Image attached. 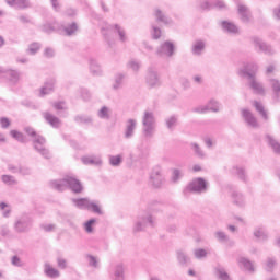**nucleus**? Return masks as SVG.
Here are the masks:
<instances>
[{
    "mask_svg": "<svg viewBox=\"0 0 280 280\" xmlns=\"http://www.w3.org/2000/svg\"><path fill=\"white\" fill-rule=\"evenodd\" d=\"M56 84V80L50 79L47 81L44 86L39 90V97H45V95H49V93H54V86Z\"/></svg>",
    "mask_w": 280,
    "mask_h": 280,
    "instance_id": "nucleus-20",
    "label": "nucleus"
},
{
    "mask_svg": "<svg viewBox=\"0 0 280 280\" xmlns=\"http://www.w3.org/2000/svg\"><path fill=\"white\" fill-rule=\"evenodd\" d=\"M42 116L45 119L46 124L51 126V128H60V126H62V121L60 120V118H58L50 112H43Z\"/></svg>",
    "mask_w": 280,
    "mask_h": 280,
    "instance_id": "nucleus-13",
    "label": "nucleus"
},
{
    "mask_svg": "<svg viewBox=\"0 0 280 280\" xmlns=\"http://www.w3.org/2000/svg\"><path fill=\"white\" fill-rule=\"evenodd\" d=\"M113 280H126V271L122 264L115 266Z\"/></svg>",
    "mask_w": 280,
    "mask_h": 280,
    "instance_id": "nucleus-26",
    "label": "nucleus"
},
{
    "mask_svg": "<svg viewBox=\"0 0 280 280\" xmlns=\"http://www.w3.org/2000/svg\"><path fill=\"white\" fill-rule=\"evenodd\" d=\"M156 220L152 214L145 213L140 217H138L135 225H133V231L135 233H139L140 231H144L145 226H155Z\"/></svg>",
    "mask_w": 280,
    "mask_h": 280,
    "instance_id": "nucleus-3",
    "label": "nucleus"
},
{
    "mask_svg": "<svg viewBox=\"0 0 280 280\" xmlns=\"http://www.w3.org/2000/svg\"><path fill=\"white\" fill-rule=\"evenodd\" d=\"M11 264L12 266H16L18 268L23 267V261L21 260V258H19V256H13L11 258Z\"/></svg>",
    "mask_w": 280,
    "mask_h": 280,
    "instance_id": "nucleus-60",
    "label": "nucleus"
},
{
    "mask_svg": "<svg viewBox=\"0 0 280 280\" xmlns=\"http://www.w3.org/2000/svg\"><path fill=\"white\" fill-rule=\"evenodd\" d=\"M269 84L275 93L276 102H279L280 98V81L277 79H270Z\"/></svg>",
    "mask_w": 280,
    "mask_h": 280,
    "instance_id": "nucleus-27",
    "label": "nucleus"
},
{
    "mask_svg": "<svg viewBox=\"0 0 280 280\" xmlns=\"http://www.w3.org/2000/svg\"><path fill=\"white\" fill-rule=\"evenodd\" d=\"M128 69H131V71H139L141 69V62L135 59H131L128 63H127Z\"/></svg>",
    "mask_w": 280,
    "mask_h": 280,
    "instance_id": "nucleus-50",
    "label": "nucleus"
},
{
    "mask_svg": "<svg viewBox=\"0 0 280 280\" xmlns=\"http://www.w3.org/2000/svg\"><path fill=\"white\" fill-rule=\"evenodd\" d=\"M22 176H30L32 174V168L27 166H20V173Z\"/></svg>",
    "mask_w": 280,
    "mask_h": 280,
    "instance_id": "nucleus-61",
    "label": "nucleus"
},
{
    "mask_svg": "<svg viewBox=\"0 0 280 280\" xmlns=\"http://www.w3.org/2000/svg\"><path fill=\"white\" fill-rule=\"evenodd\" d=\"M253 106L255 107L257 113L261 115L262 118L268 119V113L266 112V108L264 107V104H261V102L254 101Z\"/></svg>",
    "mask_w": 280,
    "mask_h": 280,
    "instance_id": "nucleus-39",
    "label": "nucleus"
},
{
    "mask_svg": "<svg viewBox=\"0 0 280 280\" xmlns=\"http://www.w3.org/2000/svg\"><path fill=\"white\" fill-rule=\"evenodd\" d=\"M102 32H107V34H118V36H126V31L118 24H108L104 22L101 26Z\"/></svg>",
    "mask_w": 280,
    "mask_h": 280,
    "instance_id": "nucleus-11",
    "label": "nucleus"
},
{
    "mask_svg": "<svg viewBox=\"0 0 280 280\" xmlns=\"http://www.w3.org/2000/svg\"><path fill=\"white\" fill-rule=\"evenodd\" d=\"M174 49H176L174 43L166 40L160 45L156 54L158 56H165L166 58H172V56H174Z\"/></svg>",
    "mask_w": 280,
    "mask_h": 280,
    "instance_id": "nucleus-8",
    "label": "nucleus"
},
{
    "mask_svg": "<svg viewBox=\"0 0 280 280\" xmlns=\"http://www.w3.org/2000/svg\"><path fill=\"white\" fill-rule=\"evenodd\" d=\"M110 115H113V110H110L108 106H103L97 112V117L100 119H104L105 121H108V119H110Z\"/></svg>",
    "mask_w": 280,
    "mask_h": 280,
    "instance_id": "nucleus-30",
    "label": "nucleus"
},
{
    "mask_svg": "<svg viewBox=\"0 0 280 280\" xmlns=\"http://www.w3.org/2000/svg\"><path fill=\"white\" fill-rule=\"evenodd\" d=\"M0 126L3 129L10 128V119H8V117L0 118Z\"/></svg>",
    "mask_w": 280,
    "mask_h": 280,
    "instance_id": "nucleus-63",
    "label": "nucleus"
},
{
    "mask_svg": "<svg viewBox=\"0 0 280 280\" xmlns=\"http://www.w3.org/2000/svg\"><path fill=\"white\" fill-rule=\"evenodd\" d=\"M190 150H192L197 159H207V153L205 152V150H202V147H200V144H198L197 142H190Z\"/></svg>",
    "mask_w": 280,
    "mask_h": 280,
    "instance_id": "nucleus-25",
    "label": "nucleus"
},
{
    "mask_svg": "<svg viewBox=\"0 0 280 280\" xmlns=\"http://www.w3.org/2000/svg\"><path fill=\"white\" fill-rule=\"evenodd\" d=\"M55 54H56V52L54 51L52 48H46V49L44 50V56H45L46 58H54Z\"/></svg>",
    "mask_w": 280,
    "mask_h": 280,
    "instance_id": "nucleus-64",
    "label": "nucleus"
},
{
    "mask_svg": "<svg viewBox=\"0 0 280 280\" xmlns=\"http://www.w3.org/2000/svg\"><path fill=\"white\" fill-rule=\"evenodd\" d=\"M176 259L179 266H187L188 264H191V258L182 249L176 252Z\"/></svg>",
    "mask_w": 280,
    "mask_h": 280,
    "instance_id": "nucleus-23",
    "label": "nucleus"
},
{
    "mask_svg": "<svg viewBox=\"0 0 280 280\" xmlns=\"http://www.w3.org/2000/svg\"><path fill=\"white\" fill-rule=\"evenodd\" d=\"M267 143L273 150L275 154H280V143L272 136H266Z\"/></svg>",
    "mask_w": 280,
    "mask_h": 280,
    "instance_id": "nucleus-28",
    "label": "nucleus"
},
{
    "mask_svg": "<svg viewBox=\"0 0 280 280\" xmlns=\"http://www.w3.org/2000/svg\"><path fill=\"white\" fill-rule=\"evenodd\" d=\"M44 275L48 277V279H58L60 277V270L51 266V264L45 262Z\"/></svg>",
    "mask_w": 280,
    "mask_h": 280,
    "instance_id": "nucleus-17",
    "label": "nucleus"
},
{
    "mask_svg": "<svg viewBox=\"0 0 280 280\" xmlns=\"http://www.w3.org/2000/svg\"><path fill=\"white\" fill-rule=\"evenodd\" d=\"M186 189L192 194H205L209 189V183L202 177H197L188 184Z\"/></svg>",
    "mask_w": 280,
    "mask_h": 280,
    "instance_id": "nucleus-4",
    "label": "nucleus"
},
{
    "mask_svg": "<svg viewBox=\"0 0 280 280\" xmlns=\"http://www.w3.org/2000/svg\"><path fill=\"white\" fill-rule=\"evenodd\" d=\"M126 75L124 73H118L115 75L114 83H113V90L119 91L124 86V79Z\"/></svg>",
    "mask_w": 280,
    "mask_h": 280,
    "instance_id": "nucleus-36",
    "label": "nucleus"
},
{
    "mask_svg": "<svg viewBox=\"0 0 280 280\" xmlns=\"http://www.w3.org/2000/svg\"><path fill=\"white\" fill-rule=\"evenodd\" d=\"M156 132V117L151 110H144L142 115V133L145 139H152Z\"/></svg>",
    "mask_w": 280,
    "mask_h": 280,
    "instance_id": "nucleus-2",
    "label": "nucleus"
},
{
    "mask_svg": "<svg viewBox=\"0 0 280 280\" xmlns=\"http://www.w3.org/2000/svg\"><path fill=\"white\" fill-rule=\"evenodd\" d=\"M233 174L240 178V180H243V183H246L248 180V176L246 175V170L241 166H234L232 168Z\"/></svg>",
    "mask_w": 280,
    "mask_h": 280,
    "instance_id": "nucleus-29",
    "label": "nucleus"
},
{
    "mask_svg": "<svg viewBox=\"0 0 280 280\" xmlns=\"http://www.w3.org/2000/svg\"><path fill=\"white\" fill-rule=\"evenodd\" d=\"M77 124H93V117L86 115H78L74 117Z\"/></svg>",
    "mask_w": 280,
    "mask_h": 280,
    "instance_id": "nucleus-44",
    "label": "nucleus"
},
{
    "mask_svg": "<svg viewBox=\"0 0 280 280\" xmlns=\"http://www.w3.org/2000/svg\"><path fill=\"white\" fill-rule=\"evenodd\" d=\"M254 237L258 240V242H266L268 240V232L266 231V228L258 226L254 230Z\"/></svg>",
    "mask_w": 280,
    "mask_h": 280,
    "instance_id": "nucleus-24",
    "label": "nucleus"
},
{
    "mask_svg": "<svg viewBox=\"0 0 280 280\" xmlns=\"http://www.w3.org/2000/svg\"><path fill=\"white\" fill-rule=\"evenodd\" d=\"M1 180L2 183H4V185H9V186L19 185V182L12 175H2Z\"/></svg>",
    "mask_w": 280,
    "mask_h": 280,
    "instance_id": "nucleus-45",
    "label": "nucleus"
},
{
    "mask_svg": "<svg viewBox=\"0 0 280 280\" xmlns=\"http://www.w3.org/2000/svg\"><path fill=\"white\" fill-rule=\"evenodd\" d=\"M153 16H155L158 23H163L164 25H172L173 23L172 19L165 15L159 8L154 10Z\"/></svg>",
    "mask_w": 280,
    "mask_h": 280,
    "instance_id": "nucleus-19",
    "label": "nucleus"
},
{
    "mask_svg": "<svg viewBox=\"0 0 280 280\" xmlns=\"http://www.w3.org/2000/svg\"><path fill=\"white\" fill-rule=\"evenodd\" d=\"M258 69H259V67L257 66V63H253V62L247 63L245 66V68L243 70H241V75L243 78H246L247 80H250V75L253 78H256L255 75H256Z\"/></svg>",
    "mask_w": 280,
    "mask_h": 280,
    "instance_id": "nucleus-16",
    "label": "nucleus"
},
{
    "mask_svg": "<svg viewBox=\"0 0 280 280\" xmlns=\"http://www.w3.org/2000/svg\"><path fill=\"white\" fill-rule=\"evenodd\" d=\"M275 266H277V259L269 257L265 264V270L267 272H272L275 270Z\"/></svg>",
    "mask_w": 280,
    "mask_h": 280,
    "instance_id": "nucleus-47",
    "label": "nucleus"
},
{
    "mask_svg": "<svg viewBox=\"0 0 280 280\" xmlns=\"http://www.w3.org/2000/svg\"><path fill=\"white\" fill-rule=\"evenodd\" d=\"M50 187L57 191H65V189H71L73 194H82V183L73 176H66L63 179L50 182Z\"/></svg>",
    "mask_w": 280,
    "mask_h": 280,
    "instance_id": "nucleus-1",
    "label": "nucleus"
},
{
    "mask_svg": "<svg viewBox=\"0 0 280 280\" xmlns=\"http://www.w3.org/2000/svg\"><path fill=\"white\" fill-rule=\"evenodd\" d=\"M254 45L257 51H262V54H266V56H272V54H275L272 46L266 44V42L261 40L259 37L254 39Z\"/></svg>",
    "mask_w": 280,
    "mask_h": 280,
    "instance_id": "nucleus-12",
    "label": "nucleus"
},
{
    "mask_svg": "<svg viewBox=\"0 0 280 280\" xmlns=\"http://www.w3.org/2000/svg\"><path fill=\"white\" fill-rule=\"evenodd\" d=\"M205 42L197 40L192 44V54L194 56H201L205 51Z\"/></svg>",
    "mask_w": 280,
    "mask_h": 280,
    "instance_id": "nucleus-35",
    "label": "nucleus"
},
{
    "mask_svg": "<svg viewBox=\"0 0 280 280\" xmlns=\"http://www.w3.org/2000/svg\"><path fill=\"white\" fill-rule=\"evenodd\" d=\"M232 198H233L234 205H236L237 207H244V205H246V198L242 192L234 191L232 194Z\"/></svg>",
    "mask_w": 280,
    "mask_h": 280,
    "instance_id": "nucleus-31",
    "label": "nucleus"
},
{
    "mask_svg": "<svg viewBox=\"0 0 280 280\" xmlns=\"http://www.w3.org/2000/svg\"><path fill=\"white\" fill-rule=\"evenodd\" d=\"M135 130H137V119L129 118L126 121L124 137L126 139H132L135 137Z\"/></svg>",
    "mask_w": 280,
    "mask_h": 280,
    "instance_id": "nucleus-14",
    "label": "nucleus"
},
{
    "mask_svg": "<svg viewBox=\"0 0 280 280\" xmlns=\"http://www.w3.org/2000/svg\"><path fill=\"white\" fill-rule=\"evenodd\" d=\"M151 184L156 189H159V187H161V185H163V175L161 174V172L159 170H155V171L152 172V174H151Z\"/></svg>",
    "mask_w": 280,
    "mask_h": 280,
    "instance_id": "nucleus-22",
    "label": "nucleus"
},
{
    "mask_svg": "<svg viewBox=\"0 0 280 280\" xmlns=\"http://www.w3.org/2000/svg\"><path fill=\"white\" fill-rule=\"evenodd\" d=\"M32 228V219L27 214L16 218L13 224L15 233H27Z\"/></svg>",
    "mask_w": 280,
    "mask_h": 280,
    "instance_id": "nucleus-5",
    "label": "nucleus"
},
{
    "mask_svg": "<svg viewBox=\"0 0 280 280\" xmlns=\"http://www.w3.org/2000/svg\"><path fill=\"white\" fill-rule=\"evenodd\" d=\"M192 113H199L200 115H205V113H209V107H207V105L194 107Z\"/></svg>",
    "mask_w": 280,
    "mask_h": 280,
    "instance_id": "nucleus-56",
    "label": "nucleus"
},
{
    "mask_svg": "<svg viewBox=\"0 0 280 280\" xmlns=\"http://www.w3.org/2000/svg\"><path fill=\"white\" fill-rule=\"evenodd\" d=\"M90 71L93 75H102V66L95 59H90Z\"/></svg>",
    "mask_w": 280,
    "mask_h": 280,
    "instance_id": "nucleus-34",
    "label": "nucleus"
},
{
    "mask_svg": "<svg viewBox=\"0 0 280 280\" xmlns=\"http://www.w3.org/2000/svg\"><path fill=\"white\" fill-rule=\"evenodd\" d=\"M10 135L11 137H13V139H15L16 141H20V143H25V137L23 136V133L16 130H11Z\"/></svg>",
    "mask_w": 280,
    "mask_h": 280,
    "instance_id": "nucleus-51",
    "label": "nucleus"
},
{
    "mask_svg": "<svg viewBox=\"0 0 280 280\" xmlns=\"http://www.w3.org/2000/svg\"><path fill=\"white\" fill-rule=\"evenodd\" d=\"M222 27L223 30H225V32H229L230 34H237L238 32L237 26L231 22L223 21Z\"/></svg>",
    "mask_w": 280,
    "mask_h": 280,
    "instance_id": "nucleus-41",
    "label": "nucleus"
},
{
    "mask_svg": "<svg viewBox=\"0 0 280 280\" xmlns=\"http://www.w3.org/2000/svg\"><path fill=\"white\" fill-rule=\"evenodd\" d=\"M214 237L220 244H226L229 242V235L222 231L214 232Z\"/></svg>",
    "mask_w": 280,
    "mask_h": 280,
    "instance_id": "nucleus-46",
    "label": "nucleus"
},
{
    "mask_svg": "<svg viewBox=\"0 0 280 280\" xmlns=\"http://www.w3.org/2000/svg\"><path fill=\"white\" fill-rule=\"evenodd\" d=\"M86 259H88L89 266H91V268H98L100 267V259H97V257H95L91 254H88Z\"/></svg>",
    "mask_w": 280,
    "mask_h": 280,
    "instance_id": "nucleus-48",
    "label": "nucleus"
},
{
    "mask_svg": "<svg viewBox=\"0 0 280 280\" xmlns=\"http://www.w3.org/2000/svg\"><path fill=\"white\" fill-rule=\"evenodd\" d=\"M166 128L174 130L178 126V115H172L165 118Z\"/></svg>",
    "mask_w": 280,
    "mask_h": 280,
    "instance_id": "nucleus-33",
    "label": "nucleus"
},
{
    "mask_svg": "<svg viewBox=\"0 0 280 280\" xmlns=\"http://www.w3.org/2000/svg\"><path fill=\"white\" fill-rule=\"evenodd\" d=\"M83 165H102V155H85L81 158Z\"/></svg>",
    "mask_w": 280,
    "mask_h": 280,
    "instance_id": "nucleus-18",
    "label": "nucleus"
},
{
    "mask_svg": "<svg viewBox=\"0 0 280 280\" xmlns=\"http://www.w3.org/2000/svg\"><path fill=\"white\" fill-rule=\"evenodd\" d=\"M180 178H183V172L178 168L173 170V176H172L173 183H178Z\"/></svg>",
    "mask_w": 280,
    "mask_h": 280,
    "instance_id": "nucleus-54",
    "label": "nucleus"
},
{
    "mask_svg": "<svg viewBox=\"0 0 280 280\" xmlns=\"http://www.w3.org/2000/svg\"><path fill=\"white\" fill-rule=\"evenodd\" d=\"M14 4L16 5V8H20V9L30 8L28 0H15Z\"/></svg>",
    "mask_w": 280,
    "mask_h": 280,
    "instance_id": "nucleus-57",
    "label": "nucleus"
},
{
    "mask_svg": "<svg viewBox=\"0 0 280 280\" xmlns=\"http://www.w3.org/2000/svg\"><path fill=\"white\" fill-rule=\"evenodd\" d=\"M75 32H78V24L75 23H72L68 27H66V33L68 34V36L75 34Z\"/></svg>",
    "mask_w": 280,
    "mask_h": 280,
    "instance_id": "nucleus-55",
    "label": "nucleus"
},
{
    "mask_svg": "<svg viewBox=\"0 0 280 280\" xmlns=\"http://www.w3.org/2000/svg\"><path fill=\"white\" fill-rule=\"evenodd\" d=\"M72 202L74 207L78 209H88L89 210V205L91 202V199L89 198H79V199H72Z\"/></svg>",
    "mask_w": 280,
    "mask_h": 280,
    "instance_id": "nucleus-32",
    "label": "nucleus"
},
{
    "mask_svg": "<svg viewBox=\"0 0 280 280\" xmlns=\"http://www.w3.org/2000/svg\"><path fill=\"white\" fill-rule=\"evenodd\" d=\"M206 108H208V112L211 110V113H220V103L215 100H210Z\"/></svg>",
    "mask_w": 280,
    "mask_h": 280,
    "instance_id": "nucleus-42",
    "label": "nucleus"
},
{
    "mask_svg": "<svg viewBox=\"0 0 280 280\" xmlns=\"http://www.w3.org/2000/svg\"><path fill=\"white\" fill-rule=\"evenodd\" d=\"M88 211H93V213H96L97 215H104L102 208L92 200H90V203L88 206Z\"/></svg>",
    "mask_w": 280,
    "mask_h": 280,
    "instance_id": "nucleus-43",
    "label": "nucleus"
},
{
    "mask_svg": "<svg viewBox=\"0 0 280 280\" xmlns=\"http://www.w3.org/2000/svg\"><path fill=\"white\" fill-rule=\"evenodd\" d=\"M238 264L240 266H243L245 270H248V272H255V266L248 258L241 257L238 259Z\"/></svg>",
    "mask_w": 280,
    "mask_h": 280,
    "instance_id": "nucleus-37",
    "label": "nucleus"
},
{
    "mask_svg": "<svg viewBox=\"0 0 280 280\" xmlns=\"http://www.w3.org/2000/svg\"><path fill=\"white\" fill-rule=\"evenodd\" d=\"M121 163H124V155H109V165H112V167H119Z\"/></svg>",
    "mask_w": 280,
    "mask_h": 280,
    "instance_id": "nucleus-38",
    "label": "nucleus"
},
{
    "mask_svg": "<svg viewBox=\"0 0 280 280\" xmlns=\"http://www.w3.org/2000/svg\"><path fill=\"white\" fill-rule=\"evenodd\" d=\"M36 152L44 156V159H51V153L45 148L46 140L43 137H36L33 140Z\"/></svg>",
    "mask_w": 280,
    "mask_h": 280,
    "instance_id": "nucleus-7",
    "label": "nucleus"
},
{
    "mask_svg": "<svg viewBox=\"0 0 280 280\" xmlns=\"http://www.w3.org/2000/svg\"><path fill=\"white\" fill-rule=\"evenodd\" d=\"M192 255L195 259L202 260V259H207V256L209 255V253L205 248H195L192 250Z\"/></svg>",
    "mask_w": 280,
    "mask_h": 280,
    "instance_id": "nucleus-40",
    "label": "nucleus"
},
{
    "mask_svg": "<svg viewBox=\"0 0 280 280\" xmlns=\"http://www.w3.org/2000/svg\"><path fill=\"white\" fill-rule=\"evenodd\" d=\"M145 82L150 89H156L158 86H161V78H159V72L156 69H148Z\"/></svg>",
    "mask_w": 280,
    "mask_h": 280,
    "instance_id": "nucleus-6",
    "label": "nucleus"
},
{
    "mask_svg": "<svg viewBox=\"0 0 280 280\" xmlns=\"http://www.w3.org/2000/svg\"><path fill=\"white\" fill-rule=\"evenodd\" d=\"M39 49H40V44L33 43L28 46L27 54H31V56H34L35 54L38 52Z\"/></svg>",
    "mask_w": 280,
    "mask_h": 280,
    "instance_id": "nucleus-52",
    "label": "nucleus"
},
{
    "mask_svg": "<svg viewBox=\"0 0 280 280\" xmlns=\"http://www.w3.org/2000/svg\"><path fill=\"white\" fill-rule=\"evenodd\" d=\"M217 277L220 280H231V277L229 276V273L226 272V270H224V268L222 267H218L217 268Z\"/></svg>",
    "mask_w": 280,
    "mask_h": 280,
    "instance_id": "nucleus-49",
    "label": "nucleus"
},
{
    "mask_svg": "<svg viewBox=\"0 0 280 280\" xmlns=\"http://www.w3.org/2000/svg\"><path fill=\"white\" fill-rule=\"evenodd\" d=\"M40 229H43V231H45L46 233H51L52 231H56V224H42Z\"/></svg>",
    "mask_w": 280,
    "mask_h": 280,
    "instance_id": "nucleus-58",
    "label": "nucleus"
},
{
    "mask_svg": "<svg viewBox=\"0 0 280 280\" xmlns=\"http://www.w3.org/2000/svg\"><path fill=\"white\" fill-rule=\"evenodd\" d=\"M80 93H81V97L82 100H84L85 102L91 100V93L89 92V90L86 89H81L80 90Z\"/></svg>",
    "mask_w": 280,
    "mask_h": 280,
    "instance_id": "nucleus-62",
    "label": "nucleus"
},
{
    "mask_svg": "<svg viewBox=\"0 0 280 280\" xmlns=\"http://www.w3.org/2000/svg\"><path fill=\"white\" fill-rule=\"evenodd\" d=\"M4 78L10 82V84H19L21 80V73L16 70H7Z\"/></svg>",
    "mask_w": 280,
    "mask_h": 280,
    "instance_id": "nucleus-21",
    "label": "nucleus"
},
{
    "mask_svg": "<svg viewBox=\"0 0 280 280\" xmlns=\"http://www.w3.org/2000/svg\"><path fill=\"white\" fill-rule=\"evenodd\" d=\"M237 12L243 23H250V21H253V15L250 14V10H248V7L240 3L237 5Z\"/></svg>",
    "mask_w": 280,
    "mask_h": 280,
    "instance_id": "nucleus-15",
    "label": "nucleus"
},
{
    "mask_svg": "<svg viewBox=\"0 0 280 280\" xmlns=\"http://www.w3.org/2000/svg\"><path fill=\"white\" fill-rule=\"evenodd\" d=\"M248 85L256 95H266L264 84L257 78H253V74H249Z\"/></svg>",
    "mask_w": 280,
    "mask_h": 280,
    "instance_id": "nucleus-9",
    "label": "nucleus"
},
{
    "mask_svg": "<svg viewBox=\"0 0 280 280\" xmlns=\"http://www.w3.org/2000/svg\"><path fill=\"white\" fill-rule=\"evenodd\" d=\"M97 222L95 219H90L84 223V230L86 233H93V224Z\"/></svg>",
    "mask_w": 280,
    "mask_h": 280,
    "instance_id": "nucleus-53",
    "label": "nucleus"
},
{
    "mask_svg": "<svg viewBox=\"0 0 280 280\" xmlns=\"http://www.w3.org/2000/svg\"><path fill=\"white\" fill-rule=\"evenodd\" d=\"M57 266L58 268H60L61 270H67V259L62 258V257H58L57 258Z\"/></svg>",
    "mask_w": 280,
    "mask_h": 280,
    "instance_id": "nucleus-59",
    "label": "nucleus"
},
{
    "mask_svg": "<svg viewBox=\"0 0 280 280\" xmlns=\"http://www.w3.org/2000/svg\"><path fill=\"white\" fill-rule=\"evenodd\" d=\"M241 115L244 121L247 124V126H250V128H259V122L257 121L255 115L252 114L250 109H241Z\"/></svg>",
    "mask_w": 280,
    "mask_h": 280,
    "instance_id": "nucleus-10",
    "label": "nucleus"
}]
</instances>
